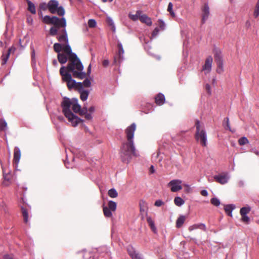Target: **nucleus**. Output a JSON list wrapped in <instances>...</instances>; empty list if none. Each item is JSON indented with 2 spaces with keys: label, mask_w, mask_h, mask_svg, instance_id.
Wrapping results in <instances>:
<instances>
[{
  "label": "nucleus",
  "mask_w": 259,
  "mask_h": 259,
  "mask_svg": "<svg viewBox=\"0 0 259 259\" xmlns=\"http://www.w3.org/2000/svg\"><path fill=\"white\" fill-rule=\"evenodd\" d=\"M175 204L178 206H181L185 203L184 200L180 197H176L174 199Z\"/></svg>",
  "instance_id": "c85d7f7f"
},
{
  "label": "nucleus",
  "mask_w": 259,
  "mask_h": 259,
  "mask_svg": "<svg viewBox=\"0 0 259 259\" xmlns=\"http://www.w3.org/2000/svg\"><path fill=\"white\" fill-rule=\"evenodd\" d=\"M107 22L108 24L111 26L112 31L115 32L116 31V28L113 20L110 17H108Z\"/></svg>",
  "instance_id": "72a5a7b5"
},
{
  "label": "nucleus",
  "mask_w": 259,
  "mask_h": 259,
  "mask_svg": "<svg viewBox=\"0 0 259 259\" xmlns=\"http://www.w3.org/2000/svg\"><path fill=\"white\" fill-rule=\"evenodd\" d=\"M59 28L56 27H52L50 29V34L52 36L56 35L58 31Z\"/></svg>",
  "instance_id": "ea45409f"
},
{
  "label": "nucleus",
  "mask_w": 259,
  "mask_h": 259,
  "mask_svg": "<svg viewBox=\"0 0 259 259\" xmlns=\"http://www.w3.org/2000/svg\"><path fill=\"white\" fill-rule=\"evenodd\" d=\"M7 129V122L4 120H0V130L5 131Z\"/></svg>",
  "instance_id": "4c0bfd02"
},
{
  "label": "nucleus",
  "mask_w": 259,
  "mask_h": 259,
  "mask_svg": "<svg viewBox=\"0 0 259 259\" xmlns=\"http://www.w3.org/2000/svg\"><path fill=\"white\" fill-rule=\"evenodd\" d=\"M196 132L195 139L203 146L207 145V134L204 127L201 125L199 120L196 121Z\"/></svg>",
  "instance_id": "39448f33"
},
{
  "label": "nucleus",
  "mask_w": 259,
  "mask_h": 259,
  "mask_svg": "<svg viewBox=\"0 0 259 259\" xmlns=\"http://www.w3.org/2000/svg\"><path fill=\"white\" fill-rule=\"evenodd\" d=\"M69 71L67 67L62 66L60 69V74L62 77V80L67 82V85L69 90L73 88H75L77 90L79 88V85L78 83L75 80L73 79L71 77V75L69 73ZM70 72H72L70 71Z\"/></svg>",
  "instance_id": "20e7f679"
},
{
  "label": "nucleus",
  "mask_w": 259,
  "mask_h": 259,
  "mask_svg": "<svg viewBox=\"0 0 259 259\" xmlns=\"http://www.w3.org/2000/svg\"><path fill=\"white\" fill-rule=\"evenodd\" d=\"M53 64L55 66H58V62L56 60L54 59L53 60Z\"/></svg>",
  "instance_id": "680f3d73"
},
{
  "label": "nucleus",
  "mask_w": 259,
  "mask_h": 259,
  "mask_svg": "<svg viewBox=\"0 0 259 259\" xmlns=\"http://www.w3.org/2000/svg\"><path fill=\"white\" fill-rule=\"evenodd\" d=\"M242 218L241 220L242 221L245 223H248L250 221V218L246 214V215H241Z\"/></svg>",
  "instance_id": "09e8293b"
},
{
  "label": "nucleus",
  "mask_w": 259,
  "mask_h": 259,
  "mask_svg": "<svg viewBox=\"0 0 259 259\" xmlns=\"http://www.w3.org/2000/svg\"><path fill=\"white\" fill-rule=\"evenodd\" d=\"M63 34L62 35H59L57 37L58 40L60 42L65 41L66 43L68 42V39L67 37V32L65 28H64L62 30Z\"/></svg>",
  "instance_id": "4be33fe9"
},
{
  "label": "nucleus",
  "mask_w": 259,
  "mask_h": 259,
  "mask_svg": "<svg viewBox=\"0 0 259 259\" xmlns=\"http://www.w3.org/2000/svg\"><path fill=\"white\" fill-rule=\"evenodd\" d=\"M82 84V88H83V87L86 88L90 87L91 85V82L90 80L88 78H86L84 80L83 82H81Z\"/></svg>",
  "instance_id": "37998d69"
},
{
  "label": "nucleus",
  "mask_w": 259,
  "mask_h": 259,
  "mask_svg": "<svg viewBox=\"0 0 259 259\" xmlns=\"http://www.w3.org/2000/svg\"><path fill=\"white\" fill-rule=\"evenodd\" d=\"M210 202L214 206H218L220 205V201L219 199L217 198H212L210 200Z\"/></svg>",
  "instance_id": "c03bdc74"
},
{
  "label": "nucleus",
  "mask_w": 259,
  "mask_h": 259,
  "mask_svg": "<svg viewBox=\"0 0 259 259\" xmlns=\"http://www.w3.org/2000/svg\"><path fill=\"white\" fill-rule=\"evenodd\" d=\"M158 33H159V29L157 27H156L154 29V30L152 32V37H156L158 35Z\"/></svg>",
  "instance_id": "3c124183"
},
{
  "label": "nucleus",
  "mask_w": 259,
  "mask_h": 259,
  "mask_svg": "<svg viewBox=\"0 0 259 259\" xmlns=\"http://www.w3.org/2000/svg\"><path fill=\"white\" fill-rule=\"evenodd\" d=\"M259 16V9L255 8L254 12V16L256 18Z\"/></svg>",
  "instance_id": "864d4df0"
},
{
  "label": "nucleus",
  "mask_w": 259,
  "mask_h": 259,
  "mask_svg": "<svg viewBox=\"0 0 259 259\" xmlns=\"http://www.w3.org/2000/svg\"><path fill=\"white\" fill-rule=\"evenodd\" d=\"M197 229H201L204 231H205L206 230L205 225L203 223H198V224H194L192 226H190L189 227L188 229L190 231H192L194 230Z\"/></svg>",
  "instance_id": "dca6fc26"
},
{
  "label": "nucleus",
  "mask_w": 259,
  "mask_h": 259,
  "mask_svg": "<svg viewBox=\"0 0 259 259\" xmlns=\"http://www.w3.org/2000/svg\"><path fill=\"white\" fill-rule=\"evenodd\" d=\"M21 157L20 150L18 147H15L14 151V161L16 163H18Z\"/></svg>",
  "instance_id": "aec40b11"
},
{
  "label": "nucleus",
  "mask_w": 259,
  "mask_h": 259,
  "mask_svg": "<svg viewBox=\"0 0 259 259\" xmlns=\"http://www.w3.org/2000/svg\"><path fill=\"white\" fill-rule=\"evenodd\" d=\"M61 106L63 113L71 125L73 126H77L81 119L72 112L71 109L75 113H78L80 110V106L78 103L77 99L74 98L70 99L65 97L61 103Z\"/></svg>",
  "instance_id": "7ed1b4c3"
},
{
  "label": "nucleus",
  "mask_w": 259,
  "mask_h": 259,
  "mask_svg": "<svg viewBox=\"0 0 259 259\" xmlns=\"http://www.w3.org/2000/svg\"><path fill=\"white\" fill-rule=\"evenodd\" d=\"M150 171L151 173H154L155 171L154 166L153 165H151L150 168Z\"/></svg>",
  "instance_id": "e2e57ef3"
},
{
  "label": "nucleus",
  "mask_w": 259,
  "mask_h": 259,
  "mask_svg": "<svg viewBox=\"0 0 259 259\" xmlns=\"http://www.w3.org/2000/svg\"><path fill=\"white\" fill-rule=\"evenodd\" d=\"M127 252L131 257H133L134 255H135L137 252L134 249V248L132 246H130L127 248Z\"/></svg>",
  "instance_id": "e433bc0d"
},
{
  "label": "nucleus",
  "mask_w": 259,
  "mask_h": 259,
  "mask_svg": "<svg viewBox=\"0 0 259 259\" xmlns=\"http://www.w3.org/2000/svg\"><path fill=\"white\" fill-rule=\"evenodd\" d=\"M248 142L249 141L248 139L245 137L240 138L238 140V143L240 145H244L245 144L248 143Z\"/></svg>",
  "instance_id": "79ce46f5"
},
{
  "label": "nucleus",
  "mask_w": 259,
  "mask_h": 259,
  "mask_svg": "<svg viewBox=\"0 0 259 259\" xmlns=\"http://www.w3.org/2000/svg\"><path fill=\"white\" fill-rule=\"evenodd\" d=\"M49 10L52 14L57 13L60 16L65 14V10L62 6L59 7V3L56 0H50L48 2Z\"/></svg>",
  "instance_id": "0eeeda50"
},
{
  "label": "nucleus",
  "mask_w": 259,
  "mask_h": 259,
  "mask_svg": "<svg viewBox=\"0 0 259 259\" xmlns=\"http://www.w3.org/2000/svg\"><path fill=\"white\" fill-rule=\"evenodd\" d=\"M40 9L42 10H46L47 9H49L48 4H47L45 3H42L40 4L39 6Z\"/></svg>",
  "instance_id": "8fccbe9b"
},
{
  "label": "nucleus",
  "mask_w": 259,
  "mask_h": 259,
  "mask_svg": "<svg viewBox=\"0 0 259 259\" xmlns=\"http://www.w3.org/2000/svg\"><path fill=\"white\" fill-rule=\"evenodd\" d=\"M217 65H218V68H217V71L219 73H221L224 71L223 63H217Z\"/></svg>",
  "instance_id": "49530a36"
},
{
  "label": "nucleus",
  "mask_w": 259,
  "mask_h": 259,
  "mask_svg": "<svg viewBox=\"0 0 259 259\" xmlns=\"http://www.w3.org/2000/svg\"><path fill=\"white\" fill-rule=\"evenodd\" d=\"M78 84L79 85V88L77 89V90L80 94V99L82 101H85L88 98L90 92L88 90H84L82 88V84L81 82H78Z\"/></svg>",
  "instance_id": "f8f14e48"
},
{
  "label": "nucleus",
  "mask_w": 259,
  "mask_h": 259,
  "mask_svg": "<svg viewBox=\"0 0 259 259\" xmlns=\"http://www.w3.org/2000/svg\"><path fill=\"white\" fill-rule=\"evenodd\" d=\"M136 128V124L133 123L125 130L127 142L124 143L121 147L120 157L122 161L126 163L130 162L132 156H137L133 140Z\"/></svg>",
  "instance_id": "f257e3e1"
},
{
  "label": "nucleus",
  "mask_w": 259,
  "mask_h": 259,
  "mask_svg": "<svg viewBox=\"0 0 259 259\" xmlns=\"http://www.w3.org/2000/svg\"><path fill=\"white\" fill-rule=\"evenodd\" d=\"M4 259H13V257L8 255V254H6L4 256Z\"/></svg>",
  "instance_id": "052dcab7"
},
{
  "label": "nucleus",
  "mask_w": 259,
  "mask_h": 259,
  "mask_svg": "<svg viewBox=\"0 0 259 259\" xmlns=\"http://www.w3.org/2000/svg\"><path fill=\"white\" fill-rule=\"evenodd\" d=\"M182 181L180 180H172L168 183V186L170 187L172 192H176L182 189Z\"/></svg>",
  "instance_id": "1a4fd4ad"
},
{
  "label": "nucleus",
  "mask_w": 259,
  "mask_h": 259,
  "mask_svg": "<svg viewBox=\"0 0 259 259\" xmlns=\"http://www.w3.org/2000/svg\"><path fill=\"white\" fill-rule=\"evenodd\" d=\"M109 64V61L108 60H104L103 61V65L104 66H107Z\"/></svg>",
  "instance_id": "bf43d9fd"
},
{
  "label": "nucleus",
  "mask_w": 259,
  "mask_h": 259,
  "mask_svg": "<svg viewBox=\"0 0 259 259\" xmlns=\"http://www.w3.org/2000/svg\"><path fill=\"white\" fill-rule=\"evenodd\" d=\"M140 211L142 212H144L146 210L147 208V204L144 200H141L140 202Z\"/></svg>",
  "instance_id": "2f4dec72"
},
{
  "label": "nucleus",
  "mask_w": 259,
  "mask_h": 259,
  "mask_svg": "<svg viewBox=\"0 0 259 259\" xmlns=\"http://www.w3.org/2000/svg\"><path fill=\"white\" fill-rule=\"evenodd\" d=\"M132 258V259H143V258L141 256V255L138 253H137L135 255H134Z\"/></svg>",
  "instance_id": "5fc2aeb1"
},
{
  "label": "nucleus",
  "mask_w": 259,
  "mask_h": 259,
  "mask_svg": "<svg viewBox=\"0 0 259 259\" xmlns=\"http://www.w3.org/2000/svg\"><path fill=\"white\" fill-rule=\"evenodd\" d=\"M88 110L90 112V113H94L95 111V107L94 106H91L89 108V109H88Z\"/></svg>",
  "instance_id": "6e6d98bb"
},
{
  "label": "nucleus",
  "mask_w": 259,
  "mask_h": 259,
  "mask_svg": "<svg viewBox=\"0 0 259 259\" xmlns=\"http://www.w3.org/2000/svg\"><path fill=\"white\" fill-rule=\"evenodd\" d=\"M235 208V205L234 204H228L225 206L224 209L228 215L232 216V211Z\"/></svg>",
  "instance_id": "5701e85b"
},
{
  "label": "nucleus",
  "mask_w": 259,
  "mask_h": 259,
  "mask_svg": "<svg viewBox=\"0 0 259 259\" xmlns=\"http://www.w3.org/2000/svg\"><path fill=\"white\" fill-rule=\"evenodd\" d=\"M3 185L7 186L10 184V176L9 175H5L4 176Z\"/></svg>",
  "instance_id": "f704fd0d"
},
{
  "label": "nucleus",
  "mask_w": 259,
  "mask_h": 259,
  "mask_svg": "<svg viewBox=\"0 0 259 259\" xmlns=\"http://www.w3.org/2000/svg\"><path fill=\"white\" fill-rule=\"evenodd\" d=\"M201 194L203 196H207L208 195V192L206 190H203L201 191Z\"/></svg>",
  "instance_id": "13d9d810"
},
{
  "label": "nucleus",
  "mask_w": 259,
  "mask_h": 259,
  "mask_svg": "<svg viewBox=\"0 0 259 259\" xmlns=\"http://www.w3.org/2000/svg\"><path fill=\"white\" fill-rule=\"evenodd\" d=\"M186 220V217L183 215H180L176 221V227L178 228H181Z\"/></svg>",
  "instance_id": "b1692460"
},
{
  "label": "nucleus",
  "mask_w": 259,
  "mask_h": 259,
  "mask_svg": "<svg viewBox=\"0 0 259 259\" xmlns=\"http://www.w3.org/2000/svg\"><path fill=\"white\" fill-rule=\"evenodd\" d=\"M212 63V58L211 56H208L205 61V64L203 66L202 70L204 71L205 74L210 72L211 70Z\"/></svg>",
  "instance_id": "ddd939ff"
},
{
  "label": "nucleus",
  "mask_w": 259,
  "mask_h": 259,
  "mask_svg": "<svg viewBox=\"0 0 259 259\" xmlns=\"http://www.w3.org/2000/svg\"><path fill=\"white\" fill-rule=\"evenodd\" d=\"M203 14H202V22L203 23H204L206 20L207 19L209 15V7L207 4H205L204 6V8L202 10Z\"/></svg>",
  "instance_id": "2eb2a0df"
},
{
  "label": "nucleus",
  "mask_w": 259,
  "mask_h": 259,
  "mask_svg": "<svg viewBox=\"0 0 259 259\" xmlns=\"http://www.w3.org/2000/svg\"><path fill=\"white\" fill-rule=\"evenodd\" d=\"M172 8H173L172 4L171 2H169L168 3V5L167 11L168 12H169L170 15L172 17H175V14L174 11L172 10Z\"/></svg>",
  "instance_id": "58836bf2"
},
{
  "label": "nucleus",
  "mask_w": 259,
  "mask_h": 259,
  "mask_svg": "<svg viewBox=\"0 0 259 259\" xmlns=\"http://www.w3.org/2000/svg\"><path fill=\"white\" fill-rule=\"evenodd\" d=\"M97 25L95 20L91 19L88 21V25L90 28H94Z\"/></svg>",
  "instance_id": "a18cd8bd"
},
{
  "label": "nucleus",
  "mask_w": 259,
  "mask_h": 259,
  "mask_svg": "<svg viewBox=\"0 0 259 259\" xmlns=\"http://www.w3.org/2000/svg\"><path fill=\"white\" fill-rule=\"evenodd\" d=\"M58 118L60 121H64V117L63 116H58Z\"/></svg>",
  "instance_id": "774afa93"
},
{
  "label": "nucleus",
  "mask_w": 259,
  "mask_h": 259,
  "mask_svg": "<svg viewBox=\"0 0 259 259\" xmlns=\"http://www.w3.org/2000/svg\"><path fill=\"white\" fill-rule=\"evenodd\" d=\"M108 195L111 198H115L118 195V193H117L116 190L114 188H112V189H111L110 190H109L108 191Z\"/></svg>",
  "instance_id": "473e14b6"
},
{
  "label": "nucleus",
  "mask_w": 259,
  "mask_h": 259,
  "mask_svg": "<svg viewBox=\"0 0 259 259\" xmlns=\"http://www.w3.org/2000/svg\"><path fill=\"white\" fill-rule=\"evenodd\" d=\"M27 3L28 6V10L33 14L36 13L35 7L34 5L30 1L27 0Z\"/></svg>",
  "instance_id": "cd10ccee"
},
{
  "label": "nucleus",
  "mask_w": 259,
  "mask_h": 259,
  "mask_svg": "<svg viewBox=\"0 0 259 259\" xmlns=\"http://www.w3.org/2000/svg\"><path fill=\"white\" fill-rule=\"evenodd\" d=\"M88 108L87 106L83 107L82 109L80 108V110L78 112L81 115H84L85 118L87 120H91L93 118V116L92 114L90 113H88Z\"/></svg>",
  "instance_id": "4468645a"
},
{
  "label": "nucleus",
  "mask_w": 259,
  "mask_h": 259,
  "mask_svg": "<svg viewBox=\"0 0 259 259\" xmlns=\"http://www.w3.org/2000/svg\"><path fill=\"white\" fill-rule=\"evenodd\" d=\"M63 50L67 55H70L67 69L71 71L74 77L82 79L86 77V73L83 72V66L75 53L72 52L71 47L69 44L63 47Z\"/></svg>",
  "instance_id": "f03ea898"
},
{
  "label": "nucleus",
  "mask_w": 259,
  "mask_h": 259,
  "mask_svg": "<svg viewBox=\"0 0 259 259\" xmlns=\"http://www.w3.org/2000/svg\"><path fill=\"white\" fill-rule=\"evenodd\" d=\"M34 56H35L34 49H33L32 50V52H31V57H32V59H33L34 58Z\"/></svg>",
  "instance_id": "0e129e2a"
},
{
  "label": "nucleus",
  "mask_w": 259,
  "mask_h": 259,
  "mask_svg": "<svg viewBox=\"0 0 259 259\" xmlns=\"http://www.w3.org/2000/svg\"><path fill=\"white\" fill-rule=\"evenodd\" d=\"M140 20L142 23H145L148 26H151L152 24L151 18L148 17L146 15L143 14V13L141 14Z\"/></svg>",
  "instance_id": "f3484780"
},
{
  "label": "nucleus",
  "mask_w": 259,
  "mask_h": 259,
  "mask_svg": "<svg viewBox=\"0 0 259 259\" xmlns=\"http://www.w3.org/2000/svg\"><path fill=\"white\" fill-rule=\"evenodd\" d=\"M251 208L250 207H243L240 209V213L241 215H246L249 213Z\"/></svg>",
  "instance_id": "c9c22d12"
},
{
  "label": "nucleus",
  "mask_w": 259,
  "mask_h": 259,
  "mask_svg": "<svg viewBox=\"0 0 259 259\" xmlns=\"http://www.w3.org/2000/svg\"><path fill=\"white\" fill-rule=\"evenodd\" d=\"M158 22L160 28L162 30H164L165 28V24L164 22L161 19H159Z\"/></svg>",
  "instance_id": "de8ad7c7"
},
{
  "label": "nucleus",
  "mask_w": 259,
  "mask_h": 259,
  "mask_svg": "<svg viewBox=\"0 0 259 259\" xmlns=\"http://www.w3.org/2000/svg\"><path fill=\"white\" fill-rule=\"evenodd\" d=\"M12 48H9L7 53H6V55L5 54H3V56H2V65H4V64H6L7 62V61L9 58V56H10V53H11V51H12Z\"/></svg>",
  "instance_id": "bb28decb"
},
{
  "label": "nucleus",
  "mask_w": 259,
  "mask_h": 259,
  "mask_svg": "<svg viewBox=\"0 0 259 259\" xmlns=\"http://www.w3.org/2000/svg\"><path fill=\"white\" fill-rule=\"evenodd\" d=\"M230 176L228 173L219 174L214 176V179L222 185L227 183L230 179Z\"/></svg>",
  "instance_id": "9b49d317"
},
{
  "label": "nucleus",
  "mask_w": 259,
  "mask_h": 259,
  "mask_svg": "<svg viewBox=\"0 0 259 259\" xmlns=\"http://www.w3.org/2000/svg\"><path fill=\"white\" fill-rule=\"evenodd\" d=\"M155 102L158 105L163 104L165 101V97L162 94H158L155 98Z\"/></svg>",
  "instance_id": "6ab92c4d"
},
{
  "label": "nucleus",
  "mask_w": 259,
  "mask_h": 259,
  "mask_svg": "<svg viewBox=\"0 0 259 259\" xmlns=\"http://www.w3.org/2000/svg\"><path fill=\"white\" fill-rule=\"evenodd\" d=\"M245 25H246V26L248 28H249L251 25L249 21H246Z\"/></svg>",
  "instance_id": "338daca9"
},
{
  "label": "nucleus",
  "mask_w": 259,
  "mask_h": 259,
  "mask_svg": "<svg viewBox=\"0 0 259 259\" xmlns=\"http://www.w3.org/2000/svg\"><path fill=\"white\" fill-rule=\"evenodd\" d=\"M147 221L151 230L154 233H156L157 231L156 227H155L154 222L153 221L152 218L151 217H148Z\"/></svg>",
  "instance_id": "a878e982"
},
{
  "label": "nucleus",
  "mask_w": 259,
  "mask_h": 259,
  "mask_svg": "<svg viewBox=\"0 0 259 259\" xmlns=\"http://www.w3.org/2000/svg\"><path fill=\"white\" fill-rule=\"evenodd\" d=\"M54 51L58 54L60 53V52L63 50V46L59 43H55L53 46Z\"/></svg>",
  "instance_id": "7c9ffc66"
},
{
  "label": "nucleus",
  "mask_w": 259,
  "mask_h": 259,
  "mask_svg": "<svg viewBox=\"0 0 259 259\" xmlns=\"http://www.w3.org/2000/svg\"><path fill=\"white\" fill-rule=\"evenodd\" d=\"M223 125L226 128L231 131V127L229 124V118L227 117L223 121Z\"/></svg>",
  "instance_id": "a19ab883"
},
{
  "label": "nucleus",
  "mask_w": 259,
  "mask_h": 259,
  "mask_svg": "<svg viewBox=\"0 0 259 259\" xmlns=\"http://www.w3.org/2000/svg\"><path fill=\"white\" fill-rule=\"evenodd\" d=\"M214 57L217 63H223L222 53L220 50H216L215 51Z\"/></svg>",
  "instance_id": "412c9836"
},
{
  "label": "nucleus",
  "mask_w": 259,
  "mask_h": 259,
  "mask_svg": "<svg viewBox=\"0 0 259 259\" xmlns=\"http://www.w3.org/2000/svg\"><path fill=\"white\" fill-rule=\"evenodd\" d=\"M163 202L160 199L157 200L155 202V205L157 207L161 206L162 204H163Z\"/></svg>",
  "instance_id": "603ef678"
},
{
  "label": "nucleus",
  "mask_w": 259,
  "mask_h": 259,
  "mask_svg": "<svg viewBox=\"0 0 259 259\" xmlns=\"http://www.w3.org/2000/svg\"><path fill=\"white\" fill-rule=\"evenodd\" d=\"M116 203L113 201L110 200L108 202V206L103 205V211L104 215L106 218H111L112 217V212L116 209Z\"/></svg>",
  "instance_id": "6e6552de"
},
{
  "label": "nucleus",
  "mask_w": 259,
  "mask_h": 259,
  "mask_svg": "<svg viewBox=\"0 0 259 259\" xmlns=\"http://www.w3.org/2000/svg\"><path fill=\"white\" fill-rule=\"evenodd\" d=\"M43 22L47 24H52L54 27L60 28V27L65 28L66 26V22L65 18L63 17L61 19L55 17H50L46 15L42 18Z\"/></svg>",
  "instance_id": "423d86ee"
},
{
  "label": "nucleus",
  "mask_w": 259,
  "mask_h": 259,
  "mask_svg": "<svg viewBox=\"0 0 259 259\" xmlns=\"http://www.w3.org/2000/svg\"><path fill=\"white\" fill-rule=\"evenodd\" d=\"M206 90H207L208 94H211V87L210 85L208 84L206 85Z\"/></svg>",
  "instance_id": "4d7b16f0"
},
{
  "label": "nucleus",
  "mask_w": 259,
  "mask_h": 259,
  "mask_svg": "<svg viewBox=\"0 0 259 259\" xmlns=\"http://www.w3.org/2000/svg\"><path fill=\"white\" fill-rule=\"evenodd\" d=\"M252 152L257 155H259V152L256 149H252Z\"/></svg>",
  "instance_id": "69168bd1"
},
{
  "label": "nucleus",
  "mask_w": 259,
  "mask_h": 259,
  "mask_svg": "<svg viewBox=\"0 0 259 259\" xmlns=\"http://www.w3.org/2000/svg\"><path fill=\"white\" fill-rule=\"evenodd\" d=\"M58 61L62 64L66 63L67 61V57L63 53H59L57 55Z\"/></svg>",
  "instance_id": "393cba45"
},
{
  "label": "nucleus",
  "mask_w": 259,
  "mask_h": 259,
  "mask_svg": "<svg viewBox=\"0 0 259 259\" xmlns=\"http://www.w3.org/2000/svg\"><path fill=\"white\" fill-rule=\"evenodd\" d=\"M117 47L118 51L117 55L114 57V62L120 64L124 60V50L121 42L118 41Z\"/></svg>",
  "instance_id": "9d476101"
},
{
  "label": "nucleus",
  "mask_w": 259,
  "mask_h": 259,
  "mask_svg": "<svg viewBox=\"0 0 259 259\" xmlns=\"http://www.w3.org/2000/svg\"><path fill=\"white\" fill-rule=\"evenodd\" d=\"M142 14V11H141V10H138V11H137L136 14H133L132 13H129L128 17L132 20H133L134 21H136L138 19H140V17H141Z\"/></svg>",
  "instance_id": "a211bd4d"
},
{
  "label": "nucleus",
  "mask_w": 259,
  "mask_h": 259,
  "mask_svg": "<svg viewBox=\"0 0 259 259\" xmlns=\"http://www.w3.org/2000/svg\"><path fill=\"white\" fill-rule=\"evenodd\" d=\"M21 209L24 221L25 223H27L28 222V213L27 210L24 207H22Z\"/></svg>",
  "instance_id": "c756f323"
}]
</instances>
